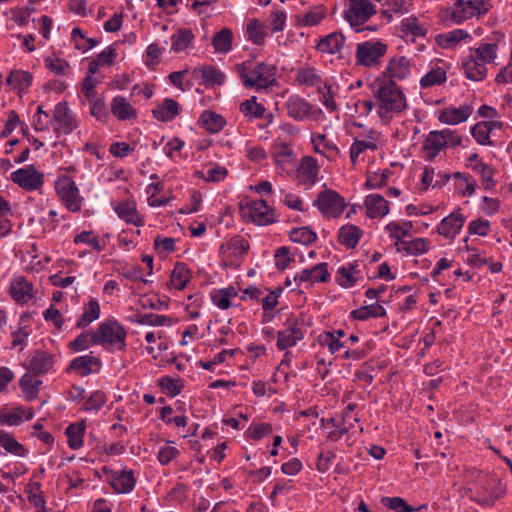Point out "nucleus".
Segmentation results:
<instances>
[{"mask_svg": "<svg viewBox=\"0 0 512 512\" xmlns=\"http://www.w3.org/2000/svg\"><path fill=\"white\" fill-rule=\"evenodd\" d=\"M40 384L41 381L33 380L32 376L27 373L24 374L19 381L22 391L26 394V397L29 400L37 397Z\"/></svg>", "mask_w": 512, "mask_h": 512, "instance_id": "13d9d810", "label": "nucleus"}, {"mask_svg": "<svg viewBox=\"0 0 512 512\" xmlns=\"http://www.w3.org/2000/svg\"><path fill=\"white\" fill-rule=\"evenodd\" d=\"M363 236V231L356 225L346 224L340 227L337 235L338 242L346 247L347 249H354L361 237Z\"/></svg>", "mask_w": 512, "mask_h": 512, "instance_id": "72a5a7b5", "label": "nucleus"}, {"mask_svg": "<svg viewBox=\"0 0 512 512\" xmlns=\"http://www.w3.org/2000/svg\"><path fill=\"white\" fill-rule=\"evenodd\" d=\"M373 98L377 100V115L384 124L407 108V99L400 87L393 81L377 79L371 84Z\"/></svg>", "mask_w": 512, "mask_h": 512, "instance_id": "f257e3e1", "label": "nucleus"}, {"mask_svg": "<svg viewBox=\"0 0 512 512\" xmlns=\"http://www.w3.org/2000/svg\"><path fill=\"white\" fill-rule=\"evenodd\" d=\"M100 312L99 302L94 298H90L83 307L82 315L76 321V327L85 328L100 317Z\"/></svg>", "mask_w": 512, "mask_h": 512, "instance_id": "a19ab883", "label": "nucleus"}, {"mask_svg": "<svg viewBox=\"0 0 512 512\" xmlns=\"http://www.w3.org/2000/svg\"><path fill=\"white\" fill-rule=\"evenodd\" d=\"M167 319L168 318L164 315L146 313L136 314L130 320L139 325L164 326L166 324Z\"/></svg>", "mask_w": 512, "mask_h": 512, "instance_id": "603ef678", "label": "nucleus"}, {"mask_svg": "<svg viewBox=\"0 0 512 512\" xmlns=\"http://www.w3.org/2000/svg\"><path fill=\"white\" fill-rule=\"evenodd\" d=\"M49 124L57 137L62 134H71L78 127L76 115L69 108L66 101H61L55 105Z\"/></svg>", "mask_w": 512, "mask_h": 512, "instance_id": "9d476101", "label": "nucleus"}, {"mask_svg": "<svg viewBox=\"0 0 512 512\" xmlns=\"http://www.w3.org/2000/svg\"><path fill=\"white\" fill-rule=\"evenodd\" d=\"M317 340L321 346L327 347L331 354H335L346 345V341L338 340L331 332L321 333Z\"/></svg>", "mask_w": 512, "mask_h": 512, "instance_id": "6e6d98bb", "label": "nucleus"}, {"mask_svg": "<svg viewBox=\"0 0 512 512\" xmlns=\"http://www.w3.org/2000/svg\"><path fill=\"white\" fill-rule=\"evenodd\" d=\"M446 63L437 59L436 62H432L431 69L420 79V85L422 88H429L435 85H441L446 82Z\"/></svg>", "mask_w": 512, "mask_h": 512, "instance_id": "393cba45", "label": "nucleus"}, {"mask_svg": "<svg viewBox=\"0 0 512 512\" xmlns=\"http://www.w3.org/2000/svg\"><path fill=\"white\" fill-rule=\"evenodd\" d=\"M102 367V362L99 357L93 356L92 353L78 356L74 358L68 368L67 372L75 371L81 377L88 376L93 373H97L100 371Z\"/></svg>", "mask_w": 512, "mask_h": 512, "instance_id": "aec40b11", "label": "nucleus"}, {"mask_svg": "<svg viewBox=\"0 0 512 512\" xmlns=\"http://www.w3.org/2000/svg\"><path fill=\"white\" fill-rule=\"evenodd\" d=\"M392 172L389 169L383 170L381 173H371L368 175L365 187L367 189H377L385 186Z\"/></svg>", "mask_w": 512, "mask_h": 512, "instance_id": "e2e57ef3", "label": "nucleus"}, {"mask_svg": "<svg viewBox=\"0 0 512 512\" xmlns=\"http://www.w3.org/2000/svg\"><path fill=\"white\" fill-rule=\"evenodd\" d=\"M181 112L180 104L172 99L165 98L155 109L152 110V115L155 119L161 122L173 121Z\"/></svg>", "mask_w": 512, "mask_h": 512, "instance_id": "cd10ccee", "label": "nucleus"}, {"mask_svg": "<svg viewBox=\"0 0 512 512\" xmlns=\"http://www.w3.org/2000/svg\"><path fill=\"white\" fill-rule=\"evenodd\" d=\"M382 505L395 512H413L415 509L401 497H383Z\"/></svg>", "mask_w": 512, "mask_h": 512, "instance_id": "052dcab7", "label": "nucleus"}, {"mask_svg": "<svg viewBox=\"0 0 512 512\" xmlns=\"http://www.w3.org/2000/svg\"><path fill=\"white\" fill-rule=\"evenodd\" d=\"M311 143L316 153L329 160H334L339 154L336 144L330 141L325 134H312Z\"/></svg>", "mask_w": 512, "mask_h": 512, "instance_id": "473e14b6", "label": "nucleus"}, {"mask_svg": "<svg viewBox=\"0 0 512 512\" xmlns=\"http://www.w3.org/2000/svg\"><path fill=\"white\" fill-rule=\"evenodd\" d=\"M194 39L192 30L187 28H180L175 34L171 36V50L175 53L187 49Z\"/></svg>", "mask_w": 512, "mask_h": 512, "instance_id": "a18cd8bd", "label": "nucleus"}, {"mask_svg": "<svg viewBox=\"0 0 512 512\" xmlns=\"http://www.w3.org/2000/svg\"><path fill=\"white\" fill-rule=\"evenodd\" d=\"M273 429L269 423H252L246 431V436L252 440H261L272 433Z\"/></svg>", "mask_w": 512, "mask_h": 512, "instance_id": "680f3d73", "label": "nucleus"}, {"mask_svg": "<svg viewBox=\"0 0 512 512\" xmlns=\"http://www.w3.org/2000/svg\"><path fill=\"white\" fill-rule=\"evenodd\" d=\"M376 13V6L371 0H344L343 17L356 32L361 31L360 26Z\"/></svg>", "mask_w": 512, "mask_h": 512, "instance_id": "423d86ee", "label": "nucleus"}, {"mask_svg": "<svg viewBox=\"0 0 512 512\" xmlns=\"http://www.w3.org/2000/svg\"><path fill=\"white\" fill-rule=\"evenodd\" d=\"M443 148H445V142L442 131H430L422 145V149L426 153V158L428 160H433L439 155Z\"/></svg>", "mask_w": 512, "mask_h": 512, "instance_id": "c9c22d12", "label": "nucleus"}, {"mask_svg": "<svg viewBox=\"0 0 512 512\" xmlns=\"http://www.w3.org/2000/svg\"><path fill=\"white\" fill-rule=\"evenodd\" d=\"M345 36L341 32H332L321 38L316 49L321 53L338 54L345 44Z\"/></svg>", "mask_w": 512, "mask_h": 512, "instance_id": "7c9ffc66", "label": "nucleus"}, {"mask_svg": "<svg viewBox=\"0 0 512 512\" xmlns=\"http://www.w3.org/2000/svg\"><path fill=\"white\" fill-rule=\"evenodd\" d=\"M319 170L320 167L314 157L304 156L297 167V178L301 184L313 186L318 180Z\"/></svg>", "mask_w": 512, "mask_h": 512, "instance_id": "412c9836", "label": "nucleus"}, {"mask_svg": "<svg viewBox=\"0 0 512 512\" xmlns=\"http://www.w3.org/2000/svg\"><path fill=\"white\" fill-rule=\"evenodd\" d=\"M10 295L18 303H27L33 298V285L25 277H16L10 284Z\"/></svg>", "mask_w": 512, "mask_h": 512, "instance_id": "bb28decb", "label": "nucleus"}, {"mask_svg": "<svg viewBox=\"0 0 512 512\" xmlns=\"http://www.w3.org/2000/svg\"><path fill=\"white\" fill-rule=\"evenodd\" d=\"M158 386L169 396L175 397L181 392L182 385L179 379L164 376L158 380Z\"/></svg>", "mask_w": 512, "mask_h": 512, "instance_id": "338daca9", "label": "nucleus"}, {"mask_svg": "<svg viewBox=\"0 0 512 512\" xmlns=\"http://www.w3.org/2000/svg\"><path fill=\"white\" fill-rule=\"evenodd\" d=\"M232 39V31L228 28H223L214 35L212 45L217 52L227 53L232 48Z\"/></svg>", "mask_w": 512, "mask_h": 512, "instance_id": "09e8293b", "label": "nucleus"}, {"mask_svg": "<svg viewBox=\"0 0 512 512\" xmlns=\"http://www.w3.org/2000/svg\"><path fill=\"white\" fill-rule=\"evenodd\" d=\"M55 357L52 353L36 349L28 359L27 369L35 376L43 375L53 369Z\"/></svg>", "mask_w": 512, "mask_h": 512, "instance_id": "a211bd4d", "label": "nucleus"}, {"mask_svg": "<svg viewBox=\"0 0 512 512\" xmlns=\"http://www.w3.org/2000/svg\"><path fill=\"white\" fill-rule=\"evenodd\" d=\"M239 211L245 221H250L256 225L265 226L278 222L275 210L263 199L251 200L246 198L240 202Z\"/></svg>", "mask_w": 512, "mask_h": 512, "instance_id": "39448f33", "label": "nucleus"}, {"mask_svg": "<svg viewBox=\"0 0 512 512\" xmlns=\"http://www.w3.org/2000/svg\"><path fill=\"white\" fill-rule=\"evenodd\" d=\"M465 223V216L458 209L443 218L437 226V233L448 240H454Z\"/></svg>", "mask_w": 512, "mask_h": 512, "instance_id": "6ab92c4d", "label": "nucleus"}, {"mask_svg": "<svg viewBox=\"0 0 512 512\" xmlns=\"http://www.w3.org/2000/svg\"><path fill=\"white\" fill-rule=\"evenodd\" d=\"M388 45L380 40H368L356 46V65L366 68L376 67L387 54Z\"/></svg>", "mask_w": 512, "mask_h": 512, "instance_id": "6e6552de", "label": "nucleus"}, {"mask_svg": "<svg viewBox=\"0 0 512 512\" xmlns=\"http://www.w3.org/2000/svg\"><path fill=\"white\" fill-rule=\"evenodd\" d=\"M450 10L451 19L455 24H460L476 16L472 0H456Z\"/></svg>", "mask_w": 512, "mask_h": 512, "instance_id": "4c0bfd02", "label": "nucleus"}, {"mask_svg": "<svg viewBox=\"0 0 512 512\" xmlns=\"http://www.w3.org/2000/svg\"><path fill=\"white\" fill-rule=\"evenodd\" d=\"M402 31L406 35H411L413 38L425 37L427 34V28L419 23L416 17H408L401 22Z\"/></svg>", "mask_w": 512, "mask_h": 512, "instance_id": "8fccbe9b", "label": "nucleus"}, {"mask_svg": "<svg viewBox=\"0 0 512 512\" xmlns=\"http://www.w3.org/2000/svg\"><path fill=\"white\" fill-rule=\"evenodd\" d=\"M410 60L405 56L391 58L386 67V73L390 78L405 79L410 74Z\"/></svg>", "mask_w": 512, "mask_h": 512, "instance_id": "e433bc0d", "label": "nucleus"}, {"mask_svg": "<svg viewBox=\"0 0 512 512\" xmlns=\"http://www.w3.org/2000/svg\"><path fill=\"white\" fill-rule=\"evenodd\" d=\"M198 123L209 133L215 134L224 128L226 121L220 114L206 110L201 114Z\"/></svg>", "mask_w": 512, "mask_h": 512, "instance_id": "ea45409f", "label": "nucleus"}, {"mask_svg": "<svg viewBox=\"0 0 512 512\" xmlns=\"http://www.w3.org/2000/svg\"><path fill=\"white\" fill-rule=\"evenodd\" d=\"M107 396L103 391L97 390L91 393L85 401L83 409L85 411H99L106 403Z\"/></svg>", "mask_w": 512, "mask_h": 512, "instance_id": "69168bd1", "label": "nucleus"}, {"mask_svg": "<svg viewBox=\"0 0 512 512\" xmlns=\"http://www.w3.org/2000/svg\"><path fill=\"white\" fill-rule=\"evenodd\" d=\"M93 345H97V343L94 341V332L81 333L74 340L68 343V348L74 352H80L88 349Z\"/></svg>", "mask_w": 512, "mask_h": 512, "instance_id": "864d4df0", "label": "nucleus"}, {"mask_svg": "<svg viewBox=\"0 0 512 512\" xmlns=\"http://www.w3.org/2000/svg\"><path fill=\"white\" fill-rule=\"evenodd\" d=\"M366 215L371 218L384 217L389 213L388 202L380 194H370L365 198Z\"/></svg>", "mask_w": 512, "mask_h": 512, "instance_id": "2f4dec72", "label": "nucleus"}, {"mask_svg": "<svg viewBox=\"0 0 512 512\" xmlns=\"http://www.w3.org/2000/svg\"><path fill=\"white\" fill-rule=\"evenodd\" d=\"M250 248L241 235H235L219 247V256L224 266L238 267Z\"/></svg>", "mask_w": 512, "mask_h": 512, "instance_id": "1a4fd4ad", "label": "nucleus"}, {"mask_svg": "<svg viewBox=\"0 0 512 512\" xmlns=\"http://www.w3.org/2000/svg\"><path fill=\"white\" fill-rule=\"evenodd\" d=\"M114 210L118 217L126 223L133 224L137 227L144 225V217L138 213L134 201H121L116 205Z\"/></svg>", "mask_w": 512, "mask_h": 512, "instance_id": "a878e982", "label": "nucleus"}, {"mask_svg": "<svg viewBox=\"0 0 512 512\" xmlns=\"http://www.w3.org/2000/svg\"><path fill=\"white\" fill-rule=\"evenodd\" d=\"M306 332L307 324L303 315L289 317L284 323V329L277 333L276 347L280 351L294 347L304 338Z\"/></svg>", "mask_w": 512, "mask_h": 512, "instance_id": "0eeeda50", "label": "nucleus"}, {"mask_svg": "<svg viewBox=\"0 0 512 512\" xmlns=\"http://www.w3.org/2000/svg\"><path fill=\"white\" fill-rule=\"evenodd\" d=\"M34 412L31 408L24 409L22 406H16L11 409L2 408L0 410V423L9 426H19L23 420H31Z\"/></svg>", "mask_w": 512, "mask_h": 512, "instance_id": "b1692460", "label": "nucleus"}, {"mask_svg": "<svg viewBox=\"0 0 512 512\" xmlns=\"http://www.w3.org/2000/svg\"><path fill=\"white\" fill-rule=\"evenodd\" d=\"M69 448L77 450L83 446V437L85 434L84 422L72 423L65 429Z\"/></svg>", "mask_w": 512, "mask_h": 512, "instance_id": "c03bdc74", "label": "nucleus"}, {"mask_svg": "<svg viewBox=\"0 0 512 512\" xmlns=\"http://www.w3.org/2000/svg\"><path fill=\"white\" fill-rule=\"evenodd\" d=\"M295 81L300 86L315 87L316 89L323 84V79L319 71L308 65L299 67L295 74Z\"/></svg>", "mask_w": 512, "mask_h": 512, "instance_id": "f704fd0d", "label": "nucleus"}, {"mask_svg": "<svg viewBox=\"0 0 512 512\" xmlns=\"http://www.w3.org/2000/svg\"><path fill=\"white\" fill-rule=\"evenodd\" d=\"M314 205L318 207L323 215L337 218L343 213L346 202L338 192L325 189L318 194Z\"/></svg>", "mask_w": 512, "mask_h": 512, "instance_id": "ddd939ff", "label": "nucleus"}, {"mask_svg": "<svg viewBox=\"0 0 512 512\" xmlns=\"http://www.w3.org/2000/svg\"><path fill=\"white\" fill-rule=\"evenodd\" d=\"M239 110L249 120L263 118L266 112V108L256 102L255 96L240 103Z\"/></svg>", "mask_w": 512, "mask_h": 512, "instance_id": "49530a36", "label": "nucleus"}, {"mask_svg": "<svg viewBox=\"0 0 512 512\" xmlns=\"http://www.w3.org/2000/svg\"><path fill=\"white\" fill-rule=\"evenodd\" d=\"M473 108L470 105H462L460 107H449L442 110L439 121L448 124L456 125L466 121L472 114Z\"/></svg>", "mask_w": 512, "mask_h": 512, "instance_id": "c85d7f7f", "label": "nucleus"}, {"mask_svg": "<svg viewBox=\"0 0 512 512\" xmlns=\"http://www.w3.org/2000/svg\"><path fill=\"white\" fill-rule=\"evenodd\" d=\"M490 132L491 127H488L484 122H478L471 127V134L480 145H493L490 140Z\"/></svg>", "mask_w": 512, "mask_h": 512, "instance_id": "bf43d9fd", "label": "nucleus"}, {"mask_svg": "<svg viewBox=\"0 0 512 512\" xmlns=\"http://www.w3.org/2000/svg\"><path fill=\"white\" fill-rule=\"evenodd\" d=\"M55 190L68 211L78 212L81 210L83 198L71 177L67 175L59 177L55 182Z\"/></svg>", "mask_w": 512, "mask_h": 512, "instance_id": "9b49d317", "label": "nucleus"}, {"mask_svg": "<svg viewBox=\"0 0 512 512\" xmlns=\"http://www.w3.org/2000/svg\"><path fill=\"white\" fill-rule=\"evenodd\" d=\"M317 93L319 95L320 102L329 112H334L337 110L338 107L335 101L336 92L331 84L328 82H323V84L317 88Z\"/></svg>", "mask_w": 512, "mask_h": 512, "instance_id": "de8ad7c7", "label": "nucleus"}, {"mask_svg": "<svg viewBox=\"0 0 512 512\" xmlns=\"http://www.w3.org/2000/svg\"><path fill=\"white\" fill-rule=\"evenodd\" d=\"M127 332L124 326L115 319L101 322L94 331V341L110 352L126 349Z\"/></svg>", "mask_w": 512, "mask_h": 512, "instance_id": "20e7f679", "label": "nucleus"}, {"mask_svg": "<svg viewBox=\"0 0 512 512\" xmlns=\"http://www.w3.org/2000/svg\"><path fill=\"white\" fill-rule=\"evenodd\" d=\"M246 33L248 39L256 45H262L265 41L266 33L258 19H253L247 24Z\"/></svg>", "mask_w": 512, "mask_h": 512, "instance_id": "3c124183", "label": "nucleus"}, {"mask_svg": "<svg viewBox=\"0 0 512 512\" xmlns=\"http://www.w3.org/2000/svg\"><path fill=\"white\" fill-rule=\"evenodd\" d=\"M110 111L119 121L132 120L137 117L136 110L125 97L120 95L111 100Z\"/></svg>", "mask_w": 512, "mask_h": 512, "instance_id": "c756f323", "label": "nucleus"}, {"mask_svg": "<svg viewBox=\"0 0 512 512\" xmlns=\"http://www.w3.org/2000/svg\"><path fill=\"white\" fill-rule=\"evenodd\" d=\"M33 75L29 71L13 69L6 78V85L21 97L32 85Z\"/></svg>", "mask_w": 512, "mask_h": 512, "instance_id": "5701e85b", "label": "nucleus"}, {"mask_svg": "<svg viewBox=\"0 0 512 512\" xmlns=\"http://www.w3.org/2000/svg\"><path fill=\"white\" fill-rule=\"evenodd\" d=\"M325 16V8L322 6L314 7L305 13L299 19V24L303 26H314L321 22Z\"/></svg>", "mask_w": 512, "mask_h": 512, "instance_id": "0e129e2a", "label": "nucleus"}, {"mask_svg": "<svg viewBox=\"0 0 512 512\" xmlns=\"http://www.w3.org/2000/svg\"><path fill=\"white\" fill-rule=\"evenodd\" d=\"M234 71L247 89H267L276 83L277 67L272 63L246 60L236 64Z\"/></svg>", "mask_w": 512, "mask_h": 512, "instance_id": "7ed1b4c3", "label": "nucleus"}, {"mask_svg": "<svg viewBox=\"0 0 512 512\" xmlns=\"http://www.w3.org/2000/svg\"><path fill=\"white\" fill-rule=\"evenodd\" d=\"M290 239L303 245H309L316 241V233L308 227L295 228L290 233Z\"/></svg>", "mask_w": 512, "mask_h": 512, "instance_id": "4d7b16f0", "label": "nucleus"}, {"mask_svg": "<svg viewBox=\"0 0 512 512\" xmlns=\"http://www.w3.org/2000/svg\"><path fill=\"white\" fill-rule=\"evenodd\" d=\"M11 180L26 191H35L44 184V174L30 165L11 173Z\"/></svg>", "mask_w": 512, "mask_h": 512, "instance_id": "4468645a", "label": "nucleus"}, {"mask_svg": "<svg viewBox=\"0 0 512 512\" xmlns=\"http://www.w3.org/2000/svg\"><path fill=\"white\" fill-rule=\"evenodd\" d=\"M366 150L375 151L377 150V145L374 141H365V140H358L355 139L350 147V160L352 165H355L357 162V158L361 153H363Z\"/></svg>", "mask_w": 512, "mask_h": 512, "instance_id": "5fc2aeb1", "label": "nucleus"}, {"mask_svg": "<svg viewBox=\"0 0 512 512\" xmlns=\"http://www.w3.org/2000/svg\"><path fill=\"white\" fill-rule=\"evenodd\" d=\"M287 115L295 121H305L316 111L314 106L299 95H291L285 102Z\"/></svg>", "mask_w": 512, "mask_h": 512, "instance_id": "dca6fc26", "label": "nucleus"}, {"mask_svg": "<svg viewBox=\"0 0 512 512\" xmlns=\"http://www.w3.org/2000/svg\"><path fill=\"white\" fill-rule=\"evenodd\" d=\"M505 35L495 31L487 42L481 43L477 48L470 49L469 56L462 62L466 77L473 81H482L487 74L486 64L495 63L498 45L504 41Z\"/></svg>", "mask_w": 512, "mask_h": 512, "instance_id": "f03ea898", "label": "nucleus"}, {"mask_svg": "<svg viewBox=\"0 0 512 512\" xmlns=\"http://www.w3.org/2000/svg\"><path fill=\"white\" fill-rule=\"evenodd\" d=\"M104 474L108 476V482L118 494H126L131 492L136 485V478L131 469H123L120 471H113L108 467L102 468Z\"/></svg>", "mask_w": 512, "mask_h": 512, "instance_id": "2eb2a0df", "label": "nucleus"}, {"mask_svg": "<svg viewBox=\"0 0 512 512\" xmlns=\"http://www.w3.org/2000/svg\"><path fill=\"white\" fill-rule=\"evenodd\" d=\"M0 446L10 454L19 457H25L28 454V450L16 438L4 430H0Z\"/></svg>", "mask_w": 512, "mask_h": 512, "instance_id": "37998d69", "label": "nucleus"}, {"mask_svg": "<svg viewBox=\"0 0 512 512\" xmlns=\"http://www.w3.org/2000/svg\"><path fill=\"white\" fill-rule=\"evenodd\" d=\"M193 73L201 74L203 84L206 87L221 86L226 79L225 74L212 65H204L200 68H195Z\"/></svg>", "mask_w": 512, "mask_h": 512, "instance_id": "58836bf2", "label": "nucleus"}, {"mask_svg": "<svg viewBox=\"0 0 512 512\" xmlns=\"http://www.w3.org/2000/svg\"><path fill=\"white\" fill-rule=\"evenodd\" d=\"M503 495L499 479L483 476L478 480V490L470 499L483 507H491Z\"/></svg>", "mask_w": 512, "mask_h": 512, "instance_id": "f8f14e48", "label": "nucleus"}, {"mask_svg": "<svg viewBox=\"0 0 512 512\" xmlns=\"http://www.w3.org/2000/svg\"><path fill=\"white\" fill-rule=\"evenodd\" d=\"M362 266L363 263L358 260L340 266L336 271V282L343 288L353 287L362 279Z\"/></svg>", "mask_w": 512, "mask_h": 512, "instance_id": "f3484780", "label": "nucleus"}, {"mask_svg": "<svg viewBox=\"0 0 512 512\" xmlns=\"http://www.w3.org/2000/svg\"><path fill=\"white\" fill-rule=\"evenodd\" d=\"M330 279L328 264L326 262L318 263L309 269H303L294 276V281L298 283H325Z\"/></svg>", "mask_w": 512, "mask_h": 512, "instance_id": "4be33fe9", "label": "nucleus"}, {"mask_svg": "<svg viewBox=\"0 0 512 512\" xmlns=\"http://www.w3.org/2000/svg\"><path fill=\"white\" fill-rule=\"evenodd\" d=\"M192 277V272L188 268L185 263L178 262L176 263L174 269L172 270L170 276V285L171 287L182 290L185 288L186 284L190 281Z\"/></svg>", "mask_w": 512, "mask_h": 512, "instance_id": "79ce46f5", "label": "nucleus"}, {"mask_svg": "<svg viewBox=\"0 0 512 512\" xmlns=\"http://www.w3.org/2000/svg\"><path fill=\"white\" fill-rule=\"evenodd\" d=\"M45 66L56 75H67L70 70L69 63L61 58L48 57L45 59Z\"/></svg>", "mask_w": 512, "mask_h": 512, "instance_id": "774afa93", "label": "nucleus"}]
</instances>
